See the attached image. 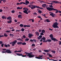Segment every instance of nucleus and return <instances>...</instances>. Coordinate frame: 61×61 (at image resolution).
<instances>
[{
    "instance_id": "nucleus-1",
    "label": "nucleus",
    "mask_w": 61,
    "mask_h": 61,
    "mask_svg": "<svg viewBox=\"0 0 61 61\" xmlns=\"http://www.w3.org/2000/svg\"><path fill=\"white\" fill-rule=\"evenodd\" d=\"M29 6V7H30V8H31L32 10H33V9H35L36 7L37 8L41 9H43V8H40L39 6H37L36 5H30Z\"/></svg>"
},
{
    "instance_id": "nucleus-2",
    "label": "nucleus",
    "mask_w": 61,
    "mask_h": 61,
    "mask_svg": "<svg viewBox=\"0 0 61 61\" xmlns=\"http://www.w3.org/2000/svg\"><path fill=\"white\" fill-rule=\"evenodd\" d=\"M50 37L51 38V40L53 41H58V40L56 39V38H53V35L52 34L50 35Z\"/></svg>"
},
{
    "instance_id": "nucleus-3",
    "label": "nucleus",
    "mask_w": 61,
    "mask_h": 61,
    "mask_svg": "<svg viewBox=\"0 0 61 61\" xmlns=\"http://www.w3.org/2000/svg\"><path fill=\"white\" fill-rule=\"evenodd\" d=\"M58 25V24L57 23V22H55L53 24V25H52V26L53 27V28H58L59 27L58 26H57V25Z\"/></svg>"
},
{
    "instance_id": "nucleus-4",
    "label": "nucleus",
    "mask_w": 61,
    "mask_h": 61,
    "mask_svg": "<svg viewBox=\"0 0 61 61\" xmlns=\"http://www.w3.org/2000/svg\"><path fill=\"white\" fill-rule=\"evenodd\" d=\"M17 42V40H15L14 41H13L12 42H11L10 43V44H12V46H15V45L16 43Z\"/></svg>"
},
{
    "instance_id": "nucleus-5",
    "label": "nucleus",
    "mask_w": 61,
    "mask_h": 61,
    "mask_svg": "<svg viewBox=\"0 0 61 61\" xmlns=\"http://www.w3.org/2000/svg\"><path fill=\"white\" fill-rule=\"evenodd\" d=\"M5 53H11L12 51H11L10 50H7V51H3L2 52V53L4 54Z\"/></svg>"
},
{
    "instance_id": "nucleus-6",
    "label": "nucleus",
    "mask_w": 61,
    "mask_h": 61,
    "mask_svg": "<svg viewBox=\"0 0 61 61\" xmlns=\"http://www.w3.org/2000/svg\"><path fill=\"white\" fill-rule=\"evenodd\" d=\"M33 55V54L29 53V55H26L29 56V57H34V56H35L34 55Z\"/></svg>"
},
{
    "instance_id": "nucleus-7",
    "label": "nucleus",
    "mask_w": 61,
    "mask_h": 61,
    "mask_svg": "<svg viewBox=\"0 0 61 61\" xmlns=\"http://www.w3.org/2000/svg\"><path fill=\"white\" fill-rule=\"evenodd\" d=\"M23 3H23V4H24V5H27V4H29V1L27 0H25V2H23Z\"/></svg>"
},
{
    "instance_id": "nucleus-8",
    "label": "nucleus",
    "mask_w": 61,
    "mask_h": 61,
    "mask_svg": "<svg viewBox=\"0 0 61 61\" xmlns=\"http://www.w3.org/2000/svg\"><path fill=\"white\" fill-rule=\"evenodd\" d=\"M49 13H51L50 14V15L51 16H52L53 17H54L55 14H54L53 13L50 12Z\"/></svg>"
},
{
    "instance_id": "nucleus-9",
    "label": "nucleus",
    "mask_w": 61,
    "mask_h": 61,
    "mask_svg": "<svg viewBox=\"0 0 61 61\" xmlns=\"http://www.w3.org/2000/svg\"><path fill=\"white\" fill-rule=\"evenodd\" d=\"M51 11H56L55 12L56 13H57L58 12V11L57 10L54 9V8H52Z\"/></svg>"
},
{
    "instance_id": "nucleus-10",
    "label": "nucleus",
    "mask_w": 61,
    "mask_h": 61,
    "mask_svg": "<svg viewBox=\"0 0 61 61\" xmlns=\"http://www.w3.org/2000/svg\"><path fill=\"white\" fill-rule=\"evenodd\" d=\"M46 8L47 9V10H48L49 11H52V8L48 7H46Z\"/></svg>"
},
{
    "instance_id": "nucleus-11",
    "label": "nucleus",
    "mask_w": 61,
    "mask_h": 61,
    "mask_svg": "<svg viewBox=\"0 0 61 61\" xmlns=\"http://www.w3.org/2000/svg\"><path fill=\"white\" fill-rule=\"evenodd\" d=\"M33 36V34H29L28 37H29V38H32V36Z\"/></svg>"
},
{
    "instance_id": "nucleus-12",
    "label": "nucleus",
    "mask_w": 61,
    "mask_h": 61,
    "mask_svg": "<svg viewBox=\"0 0 61 61\" xmlns=\"http://www.w3.org/2000/svg\"><path fill=\"white\" fill-rule=\"evenodd\" d=\"M23 12L24 13H25V14H27V15L28 14V12H27V10H25L24 11H23Z\"/></svg>"
},
{
    "instance_id": "nucleus-13",
    "label": "nucleus",
    "mask_w": 61,
    "mask_h": 61,
    "mask_svg": "<svg viewBox=\"0 0 61 61\" xmlns=\"http://www.w3.org/2000/svg\"><path fill=\"white\" fill-rule=\"evenodd\" d=\"M35 34L36 36H39V35H40V34L38 32H35Z\"/></svg>"
},
{
    "instance_id": "nucleus-14",
    "label": "nucleus",
    "mask_w": 61,
    "mask_h": 61,
    "mask_svg": "<svg viewBox=\"0 0 61 61\" xmlns=\"http://www.w3.org/2000/svg\"><path fill=\"white\" fill-rule=\"evenodd\" d=\"M18 17L20 19L22 18V16L21 15H20L18 16Z\"/></svg>"
},
{
    "instance_id": "nucleus-15",
    "label": "nucleus",
    "mask_w": 61,
    "mask_h": 61,
    "mask_svg": "<svg viewBox=\"0 0 61 61\" xmlns=\"http://www.w3.org/2000/svg\"><path fill=\"white\" fill-rule=\"evenodd\" d=\"M51 2H52V3H56V4H57V3L58 4H59V3H60V2H59V1H51Z\"/></svg>"
},
{
    "instance_id": "nucleus-16",
    "label": "nucleus",
    "mask_w": 61,
    "mask_h": 61,
    "mask_svg": "<svg viewBox=\"0 0 61 61\" xmlns=\"http://www.w3.org/2000/svg\"><path fill=\"white\" fill-rule=\"evenodd\" d=\"M22 4H24V2H20V3H17L16 4V5H22Z\"/></svg>"
},
{
    "instance_id": "nucleus-17",
    "label": "nucleus",
    "mask_w": 61,
    "mask_h": 61,
    "mask_svg": "<svg viewBox=\"0 0 61 61\" xmlns=\"http://www.w3.org/2000/svg\"><path fill=\"white\" fill-rule=\"evenodd\" d=\"M2 1H3V3H5V0H0V4H1L2 2H1Z\"/></svg>"
},
{
    "instance_id": "nucleus-18",
    "label": "nucleus",
    "mask_w": 61,
    "mask_h": 61,
    "mask_svg": "<svg viewBox=\"0 0 61 61\" xmlns=\"http://www.w3.org/2000/svg\"><path fill=\"white\" fill-rule=\"evenodd\" d=\"M22 8H22V7H18L16 9H17V10H20V9H22Z\"/></svg>"
},
{
    "instance_id": "nucleus-19",
    "label": "nucleus",
    "mask_w": 61,
    "mask_h": 61,
    "mask_svg": "<svg viewBox=\"0 0 61 61\" xmlns=\"http://www.w3.org/2000/svg\"><path fill=\"white\" fill-rule=\"evenodd\" d=\"M16 54L17 55V56H22V54L16 53Z\"/></svg>"
},
{
    "instance_id": "nucleus-20",
    "label": "nucleus",
    "mask_w": 61,
    "mask_h": 61,
    "mask_svg": "<svg viewBox=\"0 0 61 61\" xmlns=\"http://www.w3.org/2000/svg\"><path fill=\"white\" fill-rule=\"evenodd\" d=\"M2 19H6V17L5 16H2Z\"/></svg>"
},
{
    "instance_id": "nucleus-21",
    "label": "nucleus",
    "mask_w": 61,
    "mask_h": 61,
    "mask_svg": "<svg viewBox=\"0 0 61 61\" xmlns=\"http://www.w3.org/2000/svg\"><path fill=\"white\" fill-rule=\"evenodd\" d=\"M22 43V42H20L17 43V45H21Z\"/></svg>"
},
{
    "instance_id": "nucleus-22",
    "label": "nucleus",
    "mask_w": 61,
    "mask_h": 61,
    "mask_svg": "<svg viewBox=\"0 0 61 61\" xmlns=\"http://www.w3.org/2000/svg\"><path fill=\"white\" fill-rule=\"evenodd\" d=\"M43 51H44L45 52H46V53H48V52H49V51L48 50H44Z\"/></svg>"
},
{
    "instance_id": "nucleus-23",
    "label": "nucleus",
    "mask_w": 61,
    "mask_h": 61,
    "mask_svg": "<svg viewBox=\"0 0 61 61\" xmlns=\"http://www.w3.org/2000/svg\"><path fill=\"white\" fill-rule=\"evenodd\" d=\"M46 21L47 22H50V20L49 19H46Z\"/></svg>"
},
{
    "instance_id": "nucleus-24",
    "label": "nucleus",
    "mask_w": 61,
    "mask_h": 61,
    "mask_svg": "<svg viewBox=\"0 0 61 61\" xmlns=\"http://www.w3.org/2000/svg\"><path fill=\"white\" fill-rule=\"evenodd\" d=\"M24 27H30V25H24Z\"/></svg>"
},
{
    "instance_id": "nucleus-25",
    "label": "nucleus",
    "mask_w": 61,
    "mask_h": 61,
    "mask_svg": "<svg viewBox=\"0 0 61 61\" xmlns=\"http://www.w3.org/2000/svg\"><path fill=\"white\" fill-rule=\"evenodd\" d=\"M12 20H9V21H7V23H9V24H10V23H12Z\"/></svg>"
},
{
    "instance_id": "nucleus-26",
    "label": "nucleus",
    "mask_w": 61,
    "mask_h": 61,
    "mask_svg": "<svg viewBox=\"0 0 61 61\" xmlns=\"http://www.w3.org/2000/svg\"><path fill=\"white\" fill-rule=\"evenodd\" d=\"M11 17L10 16L9 17L7 18V19H8V20H11Z\"/></svg>"
},
{
    "instance_id": "nucleus-27",
    "label": "nucleus",
    "mask_w": 61,
    "mask_h": 61,
    "mask_svg": "<svg viewBox=\"0 0 61 61\" xmlns=\"http://www.w3.org/2000/svg\"><path fill=\"white\" fill-rule=\"evenodd\" d=\"M46 4H43L42 5V7H46Z\"/></svg>"
},
{
    "instance_id": "nucleus-28",
    "label": "nucleus",
    "mask_w": 61,
    "mask_h": 61,
    "mask_svg": "<svg viewBox=\"0 0 61 61\" xmlns=\"http://www.w3.org/2000/svg\"><path fill=\"white\" fill-rule=\"evenodd\" d=\"M47 42H50L51 41H52V40L50 39H48L47 40Z\"/></svg>"
},
{
    "instance_id": "nucleus-29",
    "label": "nucleus",
    "mask_w": 61,
    "mask_h": 61,
    "mask_svg": "<svg viewBox=\"0 0 61 61\" xmlns=\"http://www.w3.org/2000/svg\"><path fill=\"white\" fill-rule=\"evenodd\" d=\"M38 13H39V14H41V13H42V11L41 10H39L38 11Z\"/></svg>"
},
{
    "instance_id": "nucleus-30",
    "label": "nucleus",
    "mask_w": 61,
    "mask_h": 61,
    "mask_svg": "<svg viewBox=\"0 0 61 61\" xmlns=\"http://www.w3.org/2000/svg\"><path fill=\"white\" fill-rule=\"evenodd\" d=\"M41 32L43 33H45V30H41Z\"/></svg>"
},
{
    "instance_id": "nucleus-31",
    "label": "nucleus",
    "mask_w": 61,
    "mask_h": 61,
    "mask_svg": "<svg viewBox=\"0 0 61 61\" xmlns=\"http://www.w3.org/2000/svg\"><path fill=\"white\" fill-rule=\"evenodd\" d=\"M22 45H26V43L25 42H24L23 43H22Z\"/></svg>"
},
{
    "instance_id": "nucleus-32",
    "label": "nucleus",
    "mask_w": 61,
    "mask_h": 61,
    "mask_svg": "<svg viewBox=\"0 0 61 61\" xmlns=\"http://www.w3.org/2000/svg\"><path fill=\"white\" fill-rule=\"evenodd\" d=\"M20 27H23V26H24V25H23L22 24H21L20 25Z\"/></svg>"
},
{
    "instance_id": "nucleus-33",
    "label": "nucleus",
    "mask_w": 61,
    "mask_h": 61,
    "mask_svg": "<svg viewBox=\"0 0 61 61\" xmlns=\"http://www.w3.org/2000/svg\"><path fill=\"white\" fill-rule=\"evenodd\" d=\"M51 51V52L52 53H54V54H55V53H56V51Z\"/></svg>"
},
{
    "instance_id": "nucleus-34",
    "label": "nucleus",
    "mask_w": 61,
    "mask_h": 61,
    "mask_svg": "<svg viewBox=\"0 0 61 61\" xmlns=\"http://www.w3.org/2000/svg\"><path fill=\"white\" fill-rule=\"evenodd\" d=\"M41 39H43V40H46V38H45V37H43L42 38H41Z\"/></svg>"
},
{
    "instance_id": "nucleus-35",
    "label": "nucleus",
    "mask_w": 61,
    "mask_h": 61,
    "mask_svg": "<svg viewBox=\"0 0 61 61\" xmlns=\"http://www.w3.org/2000/svg\"><path fill=\"white\" fill-rule=\"evenodd\" d=\"M20 51H19V52H22V49L21 48H20Z\"/></svg>"
},
{
    "instance_id": "nucleus-36",
    "label": "nucleus",
    "mask_w": 61,
    "mask_h": 61,
    "mask_svg": "<svg viewBox=\"0 0 61 61\" xmlns=\"http://www.w3.org/2000/svg\"><path fill=\"white\" fill-rule=\"evenodd\" d=\"M4 36H5V37H7V35L6 33L4 34Z\"/></svg>"
},
{
    "instance_id": "nucleus-37",
    "label": "nucleus",
    "mask_w": 61,
    "mask_h": 61,
    "mask_svg": "<svg viewBox=\"0 0 61 61\" xmlns=\"http://www.w3.org/2000/svg\"><path fill=\"white\" fill-rule=\"evenodd\" d=\"M40 34V35H41V36H44V34L43 33V32L41 33Z\"/></svg>"
},
{
    "instance_id": "nucleus-38",
    "label": "nucleus",
    "mask_w": 61,
    "mask_h": 61,
    "mask_svg": "<svg viewBox=\"0 0 61 61\" xmlns=\"http://www.w3.org/2000/svg\"><path fill=\"white\" fill-rule=\"evenodd\" d=\"M30 20H32V22H34V20L30 19L29 20L30 21Z\"/></svg>"
},
{
    "instance_id": "nucleus-39",
    "label": "nucleus",
    "mask_w": 61,
    "mask_h": 61,
    "mask_svg": "<svg viewBox=\"0 0 61 61\" xmlns=\"http://www.w3.org/2000/svg\"><path fill=\"white\" fill-rule=\"evenodd\" d=\"M29 39L27 38L25 40V41H29Z\"/></svg>"
},
{
    "instance_id": "nucleus-40",
    "label": "nucleus",
    "mask_w": 61,
    "mask_h": 61,
    "mask_svg": "<svg viewBox=\"0 0 61 61\" xmlns=\"http://www.w3.org/2000/svg\"><path fill=\"white\" fill-rule=\"evenodd\" d=\"M4 46L5 47H8V46L6 44H5L4 45Z\"/></svg>"
},
{
    "instance_id": "nucleus-41",
    "label": "nucleus",
    "mask_w": 61,
    "mask_h": 61,
    "mask_svg": "<svg viewBox=\"0 0 61 61\" xmlns=\"http://www.w3.org/2000/svg\"><path fill=\"white\" fill-rule=\"evenodd\" d=\"M40 57H37V56H36L35 57V58H37V59H39L40 58H39Z\"/></svg>"
},
{
    "instance_id": "nucleus-42",
    "label": "nucleus",
    "mask_w": 61,
    "mask_h": 61,
    "mask_svg": "<svg viewBox=\"0 0 61 61\" xmlns=\"http://www.w3.org/2000/svg\"><path fill=\"white\" fill-rule=\"evenodd\" d=\"M35 2H30V4L31 5L32 4H33V3H35Z\"/></svg>"
},
{
    "instance_id": "nucleus-43",
    "label": "nucleus",
    "mask_w": 61,
    "mask_h": 61,
    "mask_svg": "<svg viewBox=\"0 0 61 61\" xmlns=\"http://www.w3.org/2000/svg\"><path fill=\"white\" fill-rule=\"evenodd\" d=\"M42 15H43V16H44L45 17H46L45 18H47V17H46V15H45V14H42Z\"/></svg>"
},
{
    "instance_id": "nucleus-44",
    "label": "nucleus",
    "mask_w": 61,
    "mask_h": 61,
    "mask_svg": "<svg viewBox=\"0 0 61 61\" xmlns=\"http://www.w3.org/2000/svg\"><path fill=\"white\" fill-rule=\"evenodd\" d=\"M27 55H22L21 56H22V57H25V56H26Z\"/></svg>"
},
{
    "instance_id": "nucleus-45",
    "label": "nucleus",
    "mask_w": 61,
    "mask_h": 61,
    "mask_svg": "<svg viewBox=\"0 0 61 61\" xmlns=\"http://www.w3.org/2000/svg\"><path fill=\"white\" fill-rule=\"evenodd\" d=\"M36 46V45L35 44H32V46Z\"/></svg>"
},
{
    "instance_id": "nucleus-46",
    "label": "nucleus",
    "mask_w": 61,
    "mask_h": 61,
    "mask_svg": "<svg viewBox=\"0 0 61 61\" xmlns=\"http://www.w3.org/2000/svg\"><path fill=\"white\" fill-rule=\"evenodd\" d=\"M21 30L23 32V31H25V29L24 28H22L21 29Z\"/></svg>"
},
{
    "instance_id": "nucleus-47",
    "label": "nucleus",
    "mask_w": 61,
    "mask_h": 61,
    "mask_svg": "<svg viewBox=\"0 0 61 61\" xmlns=\"http://www.w3.org/2000/svg\"><path fill=\"white\" fill-rule=\"evenodd\" d=\"M11 12L12 13H14L15 12V11L14 10H13L11 11Z\"/></svg>"
},
{
    "instance_id": "nucleus-48",
    "label": "nucleus",
    "mask_w": 61,
    "mask_h": 61,
    "mask_svg": "<svg viewBox=\"0 0 61 61\" xmlns=\"http://www.w3.org/2000/svg\"><path fill=\"white\" fill-rule=\"evenodd\" d=\"M43 43H44L45 42H47V40H44L43 41Z\"/></svg>"
},
{
    "instance_id": "nucleus-49",
    "label": "nucleus",
    "mask_w": 61,
    "mask_h": 61,
    "mask_svg": "<svg viewBox=\"0 0 61 61\" xmlns=\"http://www.w3.org/2000/svg\"><path fill=\"white\" fill-rule=\"evenodd\" d=\"M6 32H7V33H10V32L11 30H8L6 31Z\"/></svg>"
},
{
    "instance_id": "nucleus-50",
    "label": "nucleus",
    "mask_w": 61,
    "mask_h": 61,
    "mask_svg": "<svg viewBox=\"0 0 61 61\" xmlns=\"http://www.w3.org/2000/svg\"><path fill=\"white\" fill-rule=\"evenodd\" d=\"M17 40H20V41H23V40L21 39H20V38L19 39H17Z\"/></svg>"
},
{
    "instance_id": "nucleus-51",
    "label": "nucleus",
    "mask_w": 61,
    "mask_h": 61,
    "mask_svg": "<svg viewBox=\"0 0 61 61\" xmlns=\"http://www.w3.org/2000/svg\"><path fill=\"white\" fill-rule=\"evenodd\" d=\"M33 40L34 42H36V40L35 39H33Z\"/></svg>"
},
{
    "instance_id": "nucleus-52",
    "label": "nucleus",
    "mask_w": 61,
    "mask_h": 61,
    "mask_svg": "<svg viewBox=\"0 0 61 61\" xmlns=\"http://www.w3.org/2000/svg\"><path fill=\"white\" fill-rule=\"evenodd\" d=\"M14 35L13 34H10V36H14Z\"/></svg>"
},
{
    "instance_id": "nucleus-53",
    "label": "nucleus",
    "mask_w": 61,
    "mask_h": 61,
    "mask_svg": "<svg viewBox=\"0 0 61 61\" xmlns=\"http://www.w3.org/2000/svg\"><path fill=\"white\" fill-rule=\"evenodd\" d=\"M23 37L24 38H25L26 37L25 35H23Z\"/></svg>"
},
{
    "instance_id": "nucleus-54",
    "label": "nucleus",
    "mask_w": 61,
    "mask_h": 61,
    "mask_svg": "<svg viewBox=\"0 0 61 61\" xmlns=\"http://www.w3.org/2000/svg\"><path fill=\"white\" fill-rule=\"evenodd\" d=\"M30 42H33V40L32 39H30Z\"/></svg>"
},
{
    "instance_id": "nucleus-55",
    "label": "nucleus",
    "mask_w": 61,
    "mask_h": 61,
    "mask_svg": "<svg viewBox=\"0 0 61 61\" xmlns=\"http://www.w3.org/2000/svg\"><path fill=\"white\" fill-rule=\"evenodd\" d=\"M33 15H37V13L36 12H35L33 13Z\"/></svg>"
},
{
    "instance_id": "nucleus-56",
    "label": "nucleus",
    "mask_w": 61,
    "mask_h": 61,
    "mask_svg": "<svg viewBox=\"0 0 61 61\" xmlns=\"http://www.w3.org/2000/svg\"><path fill=\"white\" fill-rule=\"evenodd\" d=\"M48 4H50V5H53V4H54V3H53V2H51V3H48Z\"/></svg>"
},
{
    "instance_id": "nucleus-57",
    "label": "nucleus",
    "mask_w": 61,
    "mask_h": 61,
    "mask_svg": "<svg viewBox=\"0 0 61 61\" xmlns=\"http://www.w3.org/2000/svg\"><path fill=\"white\" fill-rule=\"evenodd\" d=\"M39 37L40 38H42V35H40L39 36Z\"/></svg>"
},
{
    "instance_id": "nucleus-58",
    "label": "nucleus",
    "mask_w": 61,
    "mask_h": 61,
    "mask_svg": "<svg viewBox=\"0 0 61 61\" xmlns=\"http://www.w3.org/2000/svg\"><path fill=\"white\" fill-rule=\"evenodd\" d=\"M20 52L19 51H14L15 53H17V52Z\"/></svg>"
},
{
    "instance_id": "nucleus-59",
    "label": "nucleus",
    "mask_w": 61,
    "mask_h": 61,
    "mask_svg": "<svg viewBox=\"0 0 61 61\" xmlns=\"http://www.w3.org/2000/svg\"><path fill=\"white\" fill-rule=\"evenodd\" d=\"M41 31H42V30H41V29H39V32H40H40H41Z\"/></svg>"
},
{
    "instance_id": "nucleus-60",
    "label": "nucleus",
    "mask_w": 61,
    "mask_h": 61,
    "mask_svg": "<svg viewBox=\"0 0 61 61\" xmlns=\"http://www.w3.org/2000/svg\"><path fill=\"white\" fill-rule=\"evenodd\" d=\"M59 42L60 43L59 44V45H61V41H59Z\"/></svg>"
},
{
    "instance_id": "nucleus-61",
    "label": "nucleus",
    "mask_w": 61,
    "mask_h": 61,
    "mask_svg": "<svg viewBox=\"0 0 61 61\" xmlns=\"http://www.w3.org/2000/svg\"><path fill=\"white\" fill-rule=\"evenodd\" d=\"M49 6L50 7H52H52H53V6H52V5H50Z\"/></svg>"
},
{
    "instance_id": "nucleus-62",
    "label": "nucleus",
    "mask_w": 61,
    "mask_h": 61,
    "mask_svg": "<svg viewBox=\"0 0 61 61\" xmlns=\"http://www.w3.org/2000/svg\"><path fill=\"white\" fill-rule=\"evenodd\" d=\"M2 43H3V42L1 41H0V45H1V44H2Z\"/></svg>"
},
{
    "instance_id": "nucleus-63",
    "label": "nucleus",
    "mask_w": 61,
    "mask_h": 61,
    "mask_svg": "<svg viewBox=\"0 0 61 61\" xmlns=\"http://www.w3.org/2000/svg\"><path fill=\"white\" fill-rule=\"evenodd\" d=\"M3 12V10L1 9H0V12Z\"/></svg>"
},
{
    "instance_id": "nucleus-64",
    "label": "nucleus",
    "mask_w": 61,
    "mask_h": 61,
    "mask_svg": "<svg viewBox=\"0 0 61 61\" xmlns=\"http://www.w3.org/2000/svg\"><path fill=\"white\" fill-rule=\"evenodd\" d=\"M49 56L50 57H52V56H53L51 55L50 54H49Z\"/></svg>"
}]
</instances>
